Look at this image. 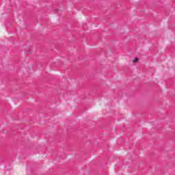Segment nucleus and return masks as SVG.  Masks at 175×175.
Instances as JSON below:
<instances>
[{
    "label": "nucleus",
    "mask_w": 175,
    "mask_h": 175,
    "mask_svg": "<svg viewBox=\"0 0 175 175\" xmlns=\"http://www.w3.org/2000/svg\"><path fill=\"white\" fill-rule=\"evenodd\" d=\"M137 61H139V59L137 57H135L134 59H133V62H137Z\"/></svg>",
    "instance_id": "nucleus-1"
}]
</instances>
